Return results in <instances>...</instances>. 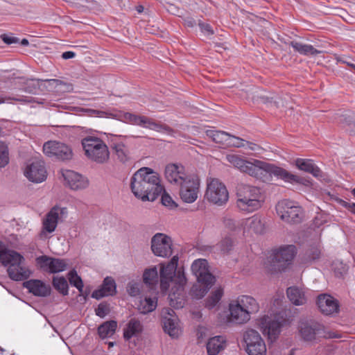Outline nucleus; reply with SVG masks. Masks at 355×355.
<instances>
[{"label":"nucleus","mask_w":355,"mask_h":355,"mask_svg":"<svg viewBox=\"0 0 355 355\" xmlns=\"http://www.w3.org/2000/svg\"><path fill=\"white\" fill-rule=\"evenodd\" d=\"M226 159L241 172L257 178H261L265 173L270 172L290 183L306 184L304 178L292 174L281 167L274 166L259 160L255 159L254 162H251L234 154L227 155Z\"/></svg>","instance_id":"1"},{"label":"nucleus","mask_w":355,"mask_h":355,"mask_svg":"<svg viewBox=\"0 0 355 355\" xmlns=\"http://www.w3.org/2000/svg\"><path fill=\"white\" fill-rule=\"evenodd\" d=\"M130 187L135 196L144 202H153L164 191L158 173L148 167H142L132 175Z\"/></svg>","instance_id":"2"},{"label":"nucleus","mask_w":355,"mask_h":355,"mask_svg":"<svg viewBox=\"0 0 355 355\" xmlns=\"http://www.w3.org/2000/svg\"><path fill=\"white\" fill-rule=\"evenodd\" d=\"M260 188L254 186L241 185L236 192V207L243 213H251L260 209L263 203Z\"/></svg>","instance_id":"3"},{"label":"nucleus","mask_w":355,"mask_h":355,"mask_svg":"<svg viewBox=\"0 0 355 355\" xmlns=\"http://www.w3.org/2000/svg\"><path fill=\"white\" fill-rule=\"evenodd\" d=\"M178 258L174 256L166 264L160 265V288L162 291H166L173 282L175 284L177 291H182L187 282V279L183 270H177Z\"/></svg>","instance_id":"4"},{"label":"nucleus","mask_w":355,"mask_h":355,"mask_svg":"<svg viewBox=\"0 0 355 355\" xmlns=\"http://www.w3.org/2000/svg\"><path fill=\"white\" fill-rule=\"evenodd\" d=\"M191 270L200 284L199 289L193 287V294L196 298L200 299L205 295L215 283L216 278L209 272L208 262L206 259H199L194 261L191 265Z\"/></svg>","instance_id":"5"},{"label":"nucleus","mask_w":355,"mask_h":355,"mask_svg":"<svg viewBox=\"0 0 355 355\" xmlns=\"http://www.w3.org/2000/svg\"><path fill=\"white\" fill-rule=\"evenodd\" d=\"M81 144L85 156L92 162L104 164L109 159L108 147L99 137L87 136L81 140Z\"/></svg>","instance_id":"6"},{"label":"nucleus","mask_w":355,"mask_h":355,"mask_svg":"<svg viewBox=\"0 0 355 355\" xmlns=\"http://www.w3.org/2000/svg\"><path fill=\"white\" fill-rule=\"evenodd\" d=\"M205 197L211 204L223 206L228 202L229 192L219 179L210 178L207 180Z\"/></svg>","instance_id":"7"},{"label":"nucleus","mask_w":355,"mask_h":355,"mask_svg":"<svg viewBox=\"0 0 355 355\" xmlns=\"http://www.w3.org/2000/svg\"><path fill=\"white\" fill-rule=\"evenodd\" d=\"M179 186V195L184 202L190 204L198 199L200 187V180L198 175L189 174Z\"/></svg>","instance_id":"8"},{"label":"nucleus","mask_w":355,"mask_h":355,"mask_svg":"<svg viewBox=\"0 0 355 355\" xmlns=\"http://www.w3.org/2000/svg\"><path fill=\"white\" fill-rule=\"evenodd\" d=\"M245 351L248 355H266V346L258 331L249 329L243 334Z\"/></svg>","instance_id":"9"},{"label":"nucleus","mask_w":355,"mask_h":355,"mask_svg":"<svg viewBox=\"0 0 355 355\" xmlns=\"http://www.w3.org/2000/svg\"><path fill=\"white\" fill-rule=\"evenodd\" d=\"M276 211L279 218L288 223H298L301 219L302 209L295 205L294 202L288 200L279 201L276 205Z\"/></svg>","instance_id":"10"},{"label":"nucleus","mask_w":355,"mask_h":355,"mask_svg":"<svg viewBox=\"0 0 355 355\" xmlns=\"http://www.w3.org/2000/svg\"><path fill=\"white\" fill-rule=\"evenodd\" d=\"M296 253V248L293 245L279 248L273 253V266L279 271L284 270L288 266L291 264Z\"/></svg>","instance_id":"11"},{"label":"nucleus","mask_w":355,"mask_h":355,"mask_svg":"<svg viewBox=\"0 0 355 355\" xmlns=\"http://www.w3.org/2000/svg\"><path fill=\"white\" fill-rule=\"evenodd\" d=\"M151 250L155 255L168 257L172 254V240L162 233H157L151 239Z\"/></svg>","instance_id":"12"},{"label":"nucleus","mask_w":355,"mask_h":355,"mask_svg":"<svg viewBox=\"0 0 355 355\" xmlns=\"http://www.w3.org/2000/svg\"><path fill=\"white\" fill-rule=\"evenodd\" d=\"M285 320L272 318L268 315H264L258 320V325L262 330L263 334L267 335L270 340L276 339L280 334L281 329L284 325Z\"/></svg>","instance_id":"13"},{"label":"nucleus","mask_w":355,"mask_h":355,"mask_svg":"<svg viewBox=\"0 0 355 355\" xmlns=\"http://www.w3.org/2000/svg\"><path fill=\"white\" fill-rule=\"evenodd\" d=\"M44 153L50 157L60 160H69L72 157V150L66 144L55 141L46 142L43 146Z\"/></svg>","instance_id":"14"},{"label":"nucleus","mask_w":355,"mask_h":355,"mask_svg":"<svg viewBox=\"0 0 355 355\" xmlns=\"http://www.w3.org/2000/svg\"><path fill=\"white\" fill-rule=\"evenodd\" d=\"M8 274L9 277L14 281H22L30 277L31 271L21 266L22 261L24 260L23 256L19 254L18 257L8 258Z\"/></svg>","instance_id":"15"},{"label":"nucleus","mask_w":355,"mask_h":355,"mask_svg":"<svg viewBox=\"0 0 355 355\" xmlns=\"http://www.w3.org/2000/svg\"><path fill=\"white\" fill-rule=\"evenodd\" d=\"M62 212L61 209L55 206L46 214L42 220V226L40 234L41 238H46L47 234H51L55 230Z\"/></svg>","instance_id":"16"},{"label":"nucleus","mask_w":355,"mask_h":355,"mask_svg":"<svg viewBox=\"0 0 355 355\" xmlns=\"http://www.w3.org/2000/svg\"><path fill=\"white\" fill-rule=\"evenodd\" d=\"M36 262L44 270L50 273H57L66 270L67 263L64 259L53 258L46 255L36 258Z\"/></svg>","instance_id":"17"},{"label":"nucleus","mask_w":355,"mask_h":355,"mask_svg":"<svg viewBox=\"0 0 355 355\" xmlns=\"http://www.w3.org/2000/svg\"><path fill=\"white\" fill-rule=\"evenodd\" d=\"M163 329L164 331L173 338H177L180 334L175 311L171 308H165L162 312Z\"/></svg>","instance_id":"18"},{"label":"nucleus","mask_w":355,"mask_h":355,"mask_svg":"<svg viewBox=\"0 0 355 355\" xmlns=\"http://www.w3.org/2000/svg\"><path fill=\"white\" fill-rule=\"evenodd\" d=\"M165 178L172 184L179 186L187 178L188 175L182 165L168 164L165 168Z\"/></svg>","instance_id":"19"},{"label":"nucleus","mask_w":355,"mask_h":355,"mask_svg":"<svg viewBox=\"0 0 355 355\" xmlns=\"http://www.w3.org/2000/svg\"><path fill=\"white\" fill-rule=\"evenodd\" d=\"M24 175L33 182L39 183L44 181L47 174L44 162L36 161L28 165L24 171Z\"/></svg>","instance_id":"20"},{"label":"nucleus","mask_w":355,"mask_h":355,"mask_svg":"<svg viewBox=\"0 0 355 355\" xmlns=\"http://www.w3.org/2000/svg\"><path fill=\"white\" fill-rule=\"evenodd\" d=\"M317 305L324 315H331L339 310L338 301L328 294H321L318 297Z\"/></svg>","instance_id":"21"},{"label":"nucleus","mask_w":355,"mask_h":355,"mask_svg":"<svg viewBox=\"0 0 355 355\" xmlns=\"http://www.w3.org/2000/svg\"><path fill=\"white\" fill-rule=\"evenodd\" d=\"M62 175L67 186L73 190L85 189L88 186V180L82 175L73 171H65Z\"/></svg>","instance_id":"22"},{"label":"nucleus","mask_w":355,"mask_h":355,"mask_svg":"<svg viewBox=\"0 0 355 355\" xmlns=\"http://www.w3.org/2000/svg\"><path fill=\"white\" fill-rule=\"evenodd\" d=\"M23 286L28 289L30 293L37 297H47L50 295L51 288L39 279H29L23 283Z\"/></svg>","instance_id":"23"},{"label":"nucleus","mask_w":355,"mask_h":355,"mask_svg":"<svg viewBox=\"0 0 355 355\" xmlns=\"http://www.w3.org/2000/svg\"><path fill=\"white\" fill-rule=\"evenodd\" d=\"M302 338L306 341H311L316 338V336L321 334L322 326L313 321L302 322L299 327Z\"/></svg>","instance_id":"24"},{"label":"nucleus","mask_w":355,"mask_h":355,"mask_svg":"<svg viewBox=\"0 0 355 355\" xmlns=\"http://www.w3.org/2000/svg\"><path fill=\"white\" fill-rule=\"evenodd\" d=\"M116 293V287L115 281L110 277L104 279L103 284L99 289L95 290L92 297L96 300H99L105 296H112Z\"/></svg>","instance_id":"25"},{"label":"nucleus","mask_w":355,"mask_h":355,"mask_svg":"<svg viewBox=\"0 0 355 355\" xmlns=\"http://www.w3.org/2000/svg\"><path fill=\"white\" fill-rule=\"evenodd\" d=\"M241 225L244 231L252 232L259 234L264 232V224L259 214H254L251 217L243 219L241 221Z\"/></svg>","instance_id":"26"},{"label":"nucleus","mask_w":355,"mask_h":355,"mask_svg":"<svg viewBox=\"0 0 355 355\" xmlns=\"http://www.w3.org/2000/svg\"><path fill=\"white\" fill-rule=\"evenodd\" d=\"M229 321L236 324H243L250 320V316L236 302L230 304Z\"/></svg>","instance_id":"27"},{"label":"nucleus","mask_w":355,"mask_h":355,"mask_svg":"<svg viewBox=\"0 0 355 355\" xmlns=\"http://www.w3.org/2000/svg\"><path fill=\"white\" fill-rule=\"evenodd\" d=\"M295 166L298 169L311 173L315 178L322 177V171L314 164L312 159L297 158L295 160Z\"/></svg>","instance_id":"28"},{"label":"nucleus","mask_w":355,"mask_h":355,"mask_svg":"<svg viewBox=\"0 0 355 355\" xmlns=\"http://www.w3.org/2000/svg\"><path fill=\"white\" fill-rule=\"evenodd\" d=\"M111 148L114 150L118 159L121 162H125L129 159V150L128 147L121 141V137L114 136L111 139Z\"/></svg>","instance_id":"29"},{"label":"nucleus","mask_w":355,"mask_h":355,"mask_svg":"<svg viewBox=\"0 0 355 355\" xmlns=\"http://www.w3.org/2000/svg\"><path fill=\"white\" fill-rule=\"evenodd\" d=\"M236 303L250 316L251 314L257 313L259 309V305L257 300L251 296L243 295L239 297Z\"/></svg>","instance_id":"30"},{"label":"nucleus","mask_w":355,"mask_h":355,"mask_svg":"<svg viewBox=\"0 0 355 355\" xmlns=\"http://www.w3.org/2000/svg\"><path fill=\"white\" fill-rule=\"evenodd\" d=\"M142 331L143 325L141 322L136 318H131L123 329V338L125 340H129L132 337L139 336Z\"/></svg>","instance_id":"31"},{"label":"nucleus","mask_w":355,"mask_h":355,"mask_svg":"<svg viewBox=\"0 0 355 355\" xmlns=\"http://www.w3.org/2000/svg\"><path fill=\"white\" fill-rule=\"evenodd\" d=\"M141 126L157 132L165 131L170 135L174 132L173 129L168 125L145 116Z\"/></svg>","instance_id":"32"},{"label":"nucleus","mask_w":355,"mask_h":355,"mask_svg":"<svg viewBox=\"0 0 355 355\" xmlns=\"http://www.w3.org/2000/svg\"><path fill=\"white\" fill-rule=\"evenodd\" d=\"M286 294L289 300L295 305L300 306L306 302L304 291L296 286L287 288Z\"/></svg>","instance_id":"33"},{"label":"nucleus","mask_w":355,"mask_h":355,"mask_svg":"<svg viewBox=\"0 0 355 355\" xmlns=\"http://www.w3.org/2000/svg\"><path fill=\"white\" fill-rule=\"evenodd\" d=\"M289 45L293 47L295 51L303 55H316L322 53L321 51L315 49L311 44H304L295 40L291 41Z\"/></svg>","instance_id":"34"},{"label":"nucleus","mask_w":355,"mask_h":355,"mask_svg":"<svg viewBox=\"0 0 355 355\" xmlns=\"http://www.w3.org/2000/svg\"><path fill=\"white\" fill-rule=\"evenodd\" d=\"M225 347V340L221 336L211 338L207 343V350L209 355H217Z\"/></svg>","instance_id":"35"},{"label":"nucleus","mask_w":355,"mask_h":355,"mask_svg":"<svg viewBox=\"0 0 355 355\" xmlns=\"http://www.w3.org/2000/svg\"><path fill=\"white\" fill-rule=\"evenodd\" d=\"M117 328V322L114 320L106 321L98 327V334L101 338L112 337Z\"/></svg>","instance_id":"36"},{"label":"nucleus","mask_w":355,"mask_h":355,"mask_svg":"<svg viewBox=\"0 0 355 355\" xmlns=\"http://www.w3.org/2000/svg\"><path fill=\"white\" fill-rule=\"evenodd\" d=\"M144 282L148 285L150 289H155L158 280L157 269L155 266L146 269L143 275Z\"/></svg>","instance_id":"37"},{"label":"nucleus","mask_w":355,"mask_h":355,"mask_svg":"<svg viewBox=\"0 0 355 355\" xmlns=\"http://www.w3.org/2000/svg\"><path fill=\"white\" fill-rule=\"evenodd\" d=\"M157 305V298L156 297H146L144 300L140 301L138 309L141 313L146 314L154 311Z\"/></svg>","instance_id":"38"},{"label":"nucleus","mask_w":355,"mask_h":355,"mask_svg":"<svg viewBox=\"0 0 355 355\" xmlns=\"http://www.w3.org/2000/svg\"><path fill=\"white\" fill-rule=\"evenodd\" d=\"M206 135L214 142L220 144H227V141L231 138V135L224 131L208 130L206 131Z\"/></svg>","instance_id":"39"},{"label":"nucleus","mask_w":355,"mask_h":355,"mask_svg":"<svg viewBox=\"0 0 355 355\" xmlns=\"http://www.w3.org/2000/svg\"><path fill=\"white\" fill-rule=\"evenodd\" d=\"M19 256V253L15 250L7 249L4 243L0 241V261L3 266H8V258H15Z\"/></svg>","instance_id":"40"},{"label":"nucleus","mask_w":355,"mask_h":355,"mask_svg":"<svg viewBox=\"0 0 355 355\" xmlns=\"http://www.w3.org/2000/svg\"><path fill=\"white\" fill-rule=\"evenodd\" d=\"M52 284L55 290L63 295L69 293V286L66 279L64 277H53Z\"/></svg>","instance_id":"41"},{"label":"nucleus","mask_w":355,"mask_h":355,"mask_svg":"<svg viewBox=\"0 0 355 355\" xmlns=\"http://www.w3.org/2000/svg\"><path fill=\"white\" fill-rule=\"evenodd\" d=\"M223 294V289L219 288L215 290L205 301V306L209 309H213L220 300Z\"/></svg>","instance_id":"42"},{"label":"nucleus","mask_w":355,"mask_h":355,"mask_svg":"<svg viewBox=\"0 0 355 355\" xmlns=\"http://www.w3.org/2000/svg\"><path fill=\"white\" fill-rule=\"evenodd\" d=\"M69 283L75 286L80 293L83 292L84 284L81 277L77 274L76 270H71L68 273Z\"/></svg>","instance_id":"43"},{"label":"nucleus","mask_w":355,"mask_h":355,"mask_svg":"<svg viewBox=\"0 0 355 355\" xmlns=\"http://www.w3.org/2000/svg\"><path fill=\"white\" fill-rule=\"evenodd\" d=\"M144 116H139L130 112L123 114V119L125 123L141 126Z\"/></svg>","instance_id":"44"},{"label":"nucleus","mask_w":355,"mask_h":355,"mask_svg":"<svg viewBox=\"0 0 355 355\" xmlns=\"http://www.w3.org/2000/svg\"><path fill=\"white\" fill-rule=\"evenodd\" d=\"M321 255V249L319 245L311 247L306 252V260L307 261H313L320 259Z\"/></svg>","instance_id":"45"},{"label":"nucleus","mask_w":355,"mask_h":355,"mask_svg":"<svg viewBox=\"0 0 355 355\" xmlns=\"http://www.w3.org/2000/svg\"><path fill=\"white\" fill-rule=\"evenodd\" d=\"M8 161V146L3 142L0 141V168L4 167L7 165Z\"/></svg>","instance_id":"46"},{"label":"nucleus","mask_w":355,"mask_h":355,"mask_svg":"<svg viewBox=\"0 0 355 355\" xmlns=\"http://www.w3.org/2000/svg\"><path fill=\"white\" fill-rule=\"evenodd\" d=\"M227 144L236 148L245 147V140L231 135V138L227 141Z\"/></svg>","instance_id":"47"},{"label":"nucleus","mask_w":355,"mask_h":355,"mask_svg":"<svg viewBox=\"0 0 355 355\" xmlns=\"http://www.w3.org/2000/svg\"><path fill=\"white\" fill-rule=\"evenodd\" d=\"M96 315L100 318H104L110 312L109 305L105 302L100 303L95 309Z\"/></svg>","instance_id":"48"},{"label":"nucleus","mask_w":355,"mask_h":355,"mask_svg":"<svg viewBox=\"0 0 355 355\" xmlns=\"http://www.w3.org/2000/svg\"><path fill=\"white\" fill-rule=\"evenodd\" d=\"M198 24L200 28L201 32L205 36L209 37L214 34V31L209 24L199 21Z\"/></svg>","instance_id":"49"},{"label":"nucleus","mask_w":355,"mask_h":355,"mask_svg":"<svg viewBox=\"0 0 355 355\" xmlns=\"http://www.w3.org/2000/svg\"><path fill=\"white\" fill-rule=\"evenodd\" d=\"M224 224L225 227L230 229V230H235L237 228L242 227L241 221L239 222L230 218H225Z\"/></svg>","instance_id":"50"},{"label":"nucleus","mask_w":355,"mask_h":355,"mask_svg":"<svg viewBox=\"0 0 355 355\" xmlns=\"http://www.w3.org/2000/svg\"><path fill=\"white\" fill-rule=\"evenodd\" d=\"M162 194V203L166 207H177V205L173 201L171 196L165 192V190Z\"/></svg>","instance_id":"51"},{"label":"nucleus","mask_w":355,"mask_h":355,"mask_svg":"<svg viewBox=\"0 0 355 355\" xmlns=\"http://www.w3.org/2000/svg\"><path fill=\"white\" fill-rule=\"evenodd\" d=\"M220 245L223 252H228L232 247V242L230 239H225L221 241Z\"/></svg>","instance_id":"52"},{"label":"nucleus","mask_w":355,"mask_h":355,"mask_svg":"<svg viewBox=\"0 0 355 355\" xmlns=\"http://www.w3.org/2000/svg\"><path fill=\"white\" fill-rule=\"evenodd\" d=\"M127 290L131 296H136L139 294V288L137 284H129Z\"/></svg>","instance_id":"53"},{"label":"nucleus","mask_w":355,"mask_h":355,"mask_svg":"<svg viewBox=\"0 0 355 355\" xmlns=\"http://www.w3.org/2000/svg\"><path fill=\"white\" fill-rule=\"evenodd\" d=\"M2 40L7 44H11L15 43H19V39L15 37H12L6 34L1 35Z\"/></svg>","instance_id":"54"},{"label":"nucleus","mask_w":355,"mask_h":355,"mask_svg":"<svg viewBox=\"0 0 355 355\" xmlns=\"http://www.w3.org/2000/svg\"><path fill=\"white\" fill-rule=\"evenodd\" d=\"M184 25L189 28H193L196 25V20L190 17H185L184 19Z\"/></svg>","instance_id":"55"},{"label":"nucleus","mask_w":355,"mask_h":355,"mask_svg":"<svg viewBox=\"0 0 355 355\" xmlns=\"http://www.w3.org/2000/svg\"><path fill=\"white\" fill-rule=\"evenodd\" d=\"M344 119L348 125H352L355 129V114L345 116Z\"/></svg>","instance_id":"56"},{"label":"nucleus","mask_w":355,"mask_h":355,"mask_svg":"<svg viewBox=\"0 0 355 355\" xmlns=\"http://www.w3.org/2000/svg\"><path fill=\"white\" fill-rule=\"evenodd\" d=\"M245 146L253 151H256L259 149V146L257 144L247 141H245Z\"/></svg>","instance_id":"57"},{"label":"nucleus","mask_w":355,"mask_h":355,"mask_svg":"<svg viewBox=\"0 0 355 355\" xmlns=\"http://www.w3.org/2000/svg\"><path fill=\"white\" fill-rule=\"evenodd\" d=\"M76 56V53L73 51H66L62 54V58L64 60L73 58Z\"/></svg>","instance_id":"58"},{"label":"nucleus","mask_w":355,"mask_h":355,"mask_svg":"<svg viewBox=\"0 0 355 355\" xmlns=\"http://www.w3.org/2000/svg\"><path fill=\"white\" fill-rule=\"evenodd\" d=\"M88 112L92 114V115H96V116H102L105 112H102V111H99V110H89Z\"/></svg>","instance_id":"59"},{"label":"nucleus","mask_w":355,"mask_h":355,"mask_svg":"<svg viewBox=\"0 0 355 355\" xmlns=\"http://www.w3.org/2000/svg\"><path fill=\"white\" fill-rule=\"evenodd\" d=\"M8 99H12L17 101H21V102H26V103H31L32 102V99L31 98H9Z\"/></svg>","instance_id":"60"},{"label":"nucleus","mask_w":355,"mask_h":355,"mask_svg":"<svg viewBox=\"0 0 355 355\" xmlns=\"http://www.w3.org/2000/svg\"><path fill=\"white\" fill-rule=\"evenodd\" d=\"M169 297H170V299H171V306H174L176 309H179V308L183 307V304L182 303V302H177L176 306H175L174 304H173V299L172 295L170 294Z\"/></svg>","instance_id":"61"},{"label":"nucleus","mask_w":355,"mask_h":355,"mask_svg":"<svg viewBox=\"0 0 355 355\" xmlns=\"http://www.w3.org/2000/svg\"><path fill=\"white\" fill-rule=\"evenodd\" d=\"M282 303V299L281 297L279 296L278 297H275L273 300V304L274 306H279Z\"/></svg>","instance_id":"62"},{"label":"nucleus","mask_w":355,"mask_h":355,"mask_svg":"<svg viewBox=\"0 0 355 355\" xmlns=\"http://www.w3.org/2000/svg\"><path fill=\"white\" fill-rule=\"evenodd\" d=\"M38 81L40 80H37ZM42 81H43V80H41ZM44 81H49V82H54L57 85H61L63 83V82L62 80H58V79H49V80H44Z\"/></svg>","instance_id":"63"},{"label":"nucleus","mask_w":355,"mask_h":355,"mask_svg":"<svg viewBox=\"0 0 355 355\" xmlns=\"http://www.w3.org/2000/svg\"><path fill=\"white\" fill-rule=\"evenodd\" d=\"M136 10L139 13H141L144 11V8L143 6L139 5L136 7Z\"/></svg>","instance_id":"64"}]
</instances>
